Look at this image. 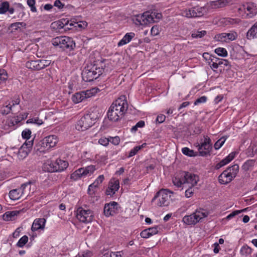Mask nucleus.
I'll list each match as a JSON object with an SVG mask.
<instances>
[{
  "label": "nucleus",
  "instance_id": "obj_1",
  "mask_svg": "<svg viewBox=\"0 0 257 257\" xmlns=\"http://www.w3.org/2000/svg\"><path fill=\"white\" fill-rule=\"evenodd\" d=\"M108 60L106 59L97 60L85 68L82 72V77L85 82H91L96 79L103 73L110 70Z\"/></svg>",
  "mask_w": 257,
  "mask_h": 257
},
{
  "label": "nucleus",
  "instance_id": "obj_2",
  "mask_svg": "<svg viewBox=\"0 0 257 257\" xmlns=\"http://www.w3.org/2000/svg\"><path fill=\"white\" fill-rule=\"evenodd\" d=\"M128 105L126 100L119 98L112 103L107 112V117L112 121L119 120L127 109Z\"/></svg>",
  "mask_w": 257,
  "mask_h": 257
},
{
  "label": "nucleus",
  "instance_id": "obj_3",
  "mask_svg": "<svg viewBox=\"0 0 257 257\" xmlns=\"http://www.w3.org/2000/svg\"><path fill=\"white\" fill-rule=\"evenodd\" d=\"M199 180V176L189 172H184L180 176H177L172 179L173 183L178 188H187L188 186L194 187Z\"/></svg>",
  "mask_w": 257,
  "mask_h": 257
},
{
  "label": "nucleus",
  "instance_id": "obj_4",
  "mask_svg": "<svg viewBox=\"0 0 257 257\" xmlns=\"http://www.w3.org/2000/svg\"><path fill=\"white\" fill-rule=\"evenodd\" d=\"M162 14L156 12L147 11L141 15H138L134 19L137 25L145 26L148 24L158 22L162 18Z\"/></svg>",
  "mask_w": 257,
  "mask_h": 257
},
{
  "label": "nucleus",
  "instance_id": "obj_5",
  "mask_svg": "<svg viewBox=\"0 0 257 257\" xmlns=\"http://www.w3.org/2000/svg\"><path fill=\"white\" fill-rule=\"evenodd\" d=\"M55 47L66 51H72L75 48V43L72 38L67 36H59L54 38L51 41Z\"/></svg>",
  "mask_w": 257,
  "mask_h": 257
},
{
  "label": "nucleus",
  "instance_id": "obj_6",
  "mask_svg": "<svg viewBox=\"0 0 257 257\" xmlns=\"http://www.w3.org/2000/svg\"><path fill=\"white\" fill-rule=\"evenodd\" d=\"M208 213L203 209L200 208L190 215H185L182 219V221L188 225H195L202 219L207 217Z\"/></svg>",
  "mask_w": 257,
  "mask_h": 257
},
{
  "label": "nucleus",
  "instance_id": "obj_7",
  "mask_svg": "<svg viewBox=\"0 0 257 257\" xmlns=\"http://www.w3.org/2000/svg\"><path fill=\"white\" fill-rule=\"evenodd\" d=\"M96 117L93 114H86L83 116L77 122L76 128L79 131H84L95 122Z\"/></svg>",
  "mask_w": 257,
  "mask_h": 257
},
{
  "label": "nucleus",
  "instance_id": "obj_8",
  "mask_svg": "<svg viewBox=\"0 0 257 257\" xmlns=\"http://www.w3.org/2000/svg\"><path fill=\"white\" fill-rule=\"evenodd\" d=\"M169 193H173L171 191L168 189L160 190L152 199V202L156 201L157 205L159 207L168 206L170 202L169 199L170 197L168 195Z\"/></svg>",
  "mask_w": 257,
  "mask_h": 257
},
{
  "label": "nucleus",
  "instance_id": "obj_9",
  "mask_svg": "<svg viewBox=\"0 0 257 257\" xmlns=\"http://www.w3.org/2000/svg\"><path fill=\"white\" fill-rule=\"evenodd\" d=\"M76 217L80 222L87 223L92 221L94 214L90 209L79 207L76 211Z\"/></svg>",
  "mask_w": 257,
  "mask_h": 257
},
{
  "label": "nucleus",
  "instance_id": "obj_10",
  "mask_svg": "<svg viewBox=\"0 0 257 257\" xmlns=\"http://www.w3.org/2000/svg\"><path fill=\"white\" fill-rule=\"evenodd\" d=\"M206 9L204 7H195L182 11L181 14L188 18L201 17L206 13Z\"/></svg>",
  "mask_w": 257,
  "mask_h": 257
},
{
  "label": "nucleus",
  "instance_id": "obj_11",
  "mask_svg": "<svg viewBox=\"0 0 257 257\" xmlns=\"http://www.w3.org/2000/svg\"><path fill=\"white\" fill-rule=\"evenodd\" d=\"M197 147L200 156L205 157L210 155L212 149L211 139L207 136H204L203 140H201V142L200 144H198Z\"/></svg>",
  "mask_w": 257,
  "mask_h": 257
},
{
  "label": "nucleus",
  "instance_id": "obj_12",
  "mask_svg": "<svg viewBox=\"0 0 257 257\" xmlns=\"http://www.w3.org/2000/svg\"><path fill=\"white\" fill-rule=\"evenodd\" d=\"M51 64V61L45 59L32 60L28 61L26 63V67L33 70H40L49 66Z\"/></svg>",
  "mask_w": 257,
  "mask_h": 257
},
{
  "label": "nucleus",
  "instance_id": "obj_13",
  "mask_svg": "<svg viewBox=\"0 0 257 257\" xmlns=\"http://www.w3.org/2000/svg\"><path fill=\"white\" fill-rule=\"evenodd\" d=\"M93 89L87 90L75 93L72 96V100L75 103L81 102L93 95Z\"/></svg>",
  "mask_w": 257,
  "mask_h": 257
},
{
  "label": "nucleus",
  "instance_id": "obj_14",
  "mask_svg": "<svg viewBox=\"0 0 257 257\" xmlns=\"http://www.w3.org/2000/svg\"><path fill=\"white\" fill-rule=\"evenodd\" d=\"M119 188L118 180L111 179L109 182L108 187L106 190L107 195L113 196Z\"/></svg>",
  "mask_w": 257,
  "mask_h": 257
},
{
  "label": "nucleus",
  "instance_id": "obj_15",
  "mask_svg": "<svg viewBox=\"0 0 257 257\" xmlns=\"http://www.w3.org/2000/svg\"><path fill=\"white\" fill-rule=\"evenodd\" d=\"M118 204L115 202H112L105 204L104 207V213L106 216L113 215L116 213Z\"/></svg>",
  "mask_w": 257,
  "mask_h": 257
},
{
  "label": "nucleus",
  "instance_id": "obj_16",
  "mask_svg": "<svg viewBox=\"0 0 257 257\" xmlns=\"http://www.w3.org/2000/svg\"><path fill=\"white\" fill-rule=\"evenodd\" d=\"M104 179L103 175H99L94 181L93 183L90 184L88 188L87 192L90 195L95 194V189L97 188L99 185L102 183Z\"/></svg>",
  "mask_w": 257,
  "mask_h": 257
},
{
  "label": "nucleus",
  "instance_id": "obj_17",
  "mask_svg": "<svg viewBox=\"0 0 257 257\" xmlns=\"http://www.w3.org/2000/svg\"><path fill=\"white\" fill-rule=\"evenodd\" d=\"M245 12H248L247 15H249L250 17H252L257 13V9L254 4L252 3H246L243 4L242 8Z\"/></svg>",
  "mask_w": 257,
  "mask_h": 257
},
{
  "label": "nucleus",
  "instance_id": "obj_18",
  "mask_svg": "<svg viewBox=\"0 0 257 257\" xmlns=\"http://www.w3.org/2000/svg\"><path fill=\"white\" fill-rule=\"evenodd\" d=\"M58 141V138L55 135H50L43 139V143H45V147H47L48 148L55 147Z\"/></svg>",
  "mask_w": 257,
  "mask_h": 257
},
{
  "label": "nucleus",
  "instance_id": "obj_19",
  "mask_svg": "<svg viewBox=\"0 0 257 257\" xmlns=\"http://www.w3.org/2000/svg\"><path fill=\"white\" fill-rule=\"evenodd\" d=\"M225 170L218 177V181L221 184H226L230 183L234 178Z\"/></svg>",
  "mask_w": 257,
  "mask_h": 257
},
{
  "label": "nucleus",
  "instance_id": "obj_20",
  "mask_svg": "<svg viewBox=\"0 0 257 257\" xmlns=\"http://www.w3.org/2000/svg\"><path fill=\"white\" fill-rule=\"evenodd\" d=\"M235 154V152H231L230 153L227 157L215 165V169L218 170L229 163L234 158Z\"/></svg>",
  "mask_w": 257,
  "mask_h": 257
},
{
  "label": "nucleus",
  "instance_id": "obj_21",
  "mask_svg": "<svg viewBox=\"0 0 257 257\" xmlns=\"http://www.w3.org/2000/svg\"><path fill=\"white\" fill-rule=\"evenodd\" d=\"M46 221V220L44 218L35 219L32 226V230L35 231L39 229H43L45 227Z\"/></svg>",
  "mask_w": 257,
  "mask_h": 257
},
{
  "label": "nucleus",
  "instance_id": "obj_22",
  "mask_svg": "<svg viewBox=\"0 0 257 257\" xmlns=\"http://www.w3.org/2000/svg\"><path fill=\"white\" fill-rule=\"evenodd\" d=\"M56 172H61L66 169L68 166V163L64 160L58 159L54 161Z\"/></svg>",
  "mask_w": 257,
  "mask_h": 257
},
{
  "label": "nucleus",
  "instance_id": "obj_23",
  "mask_svg": "<svg viewBox=\"0 0 257 257\" xmlns=\"http://www.w3.org/2000/svg\"><path fill=\"white\" fill-rule=\"evenodd\" d=\"M135 34L133 32L126 33L122 39L118 43L117 46L120 47L128 43L135 37Z\"/></svg>",
  "mask_w": 257,
  "mask_h": 257
},
{
  "label": "nucleus",
  "instance_id": "obj_24",
  "mask_svg": "<svg viewBox=\"0 0 257 257\" xmlns=\"http://www.w3.org/2000/svg\"><path fill=\"white\" fill-rule=\"evenodd\" d=\"M43 169L46 172H56L55 170V166L54 161L50 160H47L43 165Z\"/></svg>",
  "mask_w": 257,
  "mask_h": 257
},
{
  "label": "nucleus",
  "instance_id": "obj_25",
  "mask_svg": "<svg viewBox=\"0 0 257 257\" xmlns=\"http://www.w3.org/2000/svg\"><path fill=\"white\" fill-rule=\"evenodd\" d=\"M246 38L249 40L257 38V22L248 30Z\"/></svg>",
  "mask_w": 257,
  "mask_h": 257
},
{
  "label": "nucleus",
  "instance_id": "obj_26",
  "mask_svg": "<svg viewBox=\"0 0 257 257\" xmlns=\"http://www.w3.org/2000/svg\"><path fill=\"white\" fill-rule=\"evenodd\" d=\"M229 3L228 0H217L210 2V6L212 9H218L225 7Z\"/></svg>",
  "mask_w": 257,
  "mask_h": 257
},
{
  "label": "nucleus",
  "instance_id": "obj_27",
  "mask_svg": "<svg viewBox=\"0 0 257 257\" xmlns=\"http://www.w3.org/2000/svg\"><path fill=\"white\" fill-rule=\"evenodd\" d=\"M16 124V117L14 114L13 116H10L7 119L5 127L6 129L10 128L11 130H15Z\"/></svg>",
  "mask_w": 257,
  "mask_h": 257
},
{
  "label": "nucleus",
  "instance_id": "obj_28",
  "mask_svg": "<svg viewBox=\"0 0 257 257\" xmlns=\"http://www.w3.org/2000/svg\"><path fill=\"white\" fill-rule=\"evenodd\" d=\"M43 139L40 140L35 145L34 147V151L38 154L39 153H45L46 149L48 148L47 147H45V143H43Z\"/></svg>",
  "mask_w": 257,
  "mask_h": 257
},
{
  "label": "nucleus",
  "instance_id": "obj_29",
  "mask_svg": "<svg viewBox=\"0 0 257 257\" xmlns=\"http://www.w3.org/2000/svg\"><path fill=\"white\" fill-rule=\"evenodd\" d=\"M30 152L29 149L25 146H21L17 153V156L20 160H23L26 158Z\"/></svg>",
  "mask_w": 257,
  "mask_h": 257
},
{
  "label": "nucleus",
  "instance_id": "obj_30",
  "mask_svg": "<svg viewBox=\"0 0 257 257\" xmlns=\"http://www.w3.org/2000/svg\"><path fill=\"white\" fill-rule=\"evenodd\" d=\"M86 176L84 168L77 169L71 175V178L76 180L82 177Z\"/></svg>",
  "mask_w": 257,
  "mask_h": 257
},
{
  "label": "nucleus",
  "instance_id": "obj_31",
  "mask_svg": "<svg viewBox=\"0 0 257 257\" xmlns=\"http://www.w3.org/2000/svg\"><path fill=\"white\" fill-rule=\"evenodd\" d=\"M8 37L10 38L15 39L16 37V23L12 24L8 28L7 31Z\"/></svg>",
  "mask_w": 257,
  "mask_h": 257
},
{
  "label": "nucleus",
  "instance_id": "obj_32",
  "mask_svg": "<svg viewBox=\"0 0 257 257\" xmlns=\"http://www.w3.org/2000/svg\"><path fill=\"white\" fill-rule=\"evenodd\" d=\"M227 172L234 178L239 171V166L237 164H234L226 168Z\"/></svg>",
  "mask_w": 257,
  "mask_h": 257
},
{
  "label": "nucleus",
  "instance_id": "obj_33",
  "mask_svg": "<svg viewBox=\"0 0 257 257\" xmlns=\"http://www.w3.org/2000/svg\"><path fill=\"white\" fill-rule=\"evenodd\" d=\"M227 172L234 178L239 171V166L237 164H234L226 168Z\"/></svg>",
  "mask_w": 257,
  "mask_h": 257
},
{
  "label": "nucleus",
  "instance_id": "obj_34",
  "mask_svg": "<svg viewBox=\"0 0 257 257\" xmlns=\"http://www.w3.org/2000/svg\"><path fill=\"white\" fill-rule=\"evenodd\" d=\"M13 107H15V103L12 101V104L9 103V104L6 103L5 105H4L1 109V113L3 114H7L12 111Z\"/></svg>",
  "mask_w": 257,
  "mask_h": 257
},
{
  "label": "nucleus",
  "instance_id": "obj_35",
  "mask_svg": "<svg viewBox=\"0 0 257 257\" xmlns=\"http://www.w3.org/2000/svg\"><path fill=\"white\" fill-rule=\"evenodd\" d=\"M16 215V211H7L3 215V219L5 221L14 220Z\"/></svg>",
  "mask_w": 257,
  "mask_h": 257
},
{
  "label": "nucleus",
  "instance_id": "obj_36",
  "mask_svg": "<svg viewBox=\"0 0 257 257\" xmlns=\"http://www.w3.org/2000/svg\"><path fill=\"white\" fill-rule=\"evenodd\" d=\"M251 252L252 249L246 244L243 245L240 250V254L245 257L250 255L251 253Z\"/></svg>",
  "mask_w": 257,
  "mask_h": 257
},
{
  "label": "nucleus",
  "instance_id": "obj_37",
  "mask_svg": "<svg viewBox=\"0 0 257 257\" xmlns=\"http://www.w3.org/2000/svg\"><path fill=\"white\" fill-rule=\"evenodd\" d=\"M26 123H33L38 126H40L43 124L44 121L42 120V119H40L38 117H34L28 119L26 121Z\"/></svg>",
  "mask_w": 257,
  "mask_h": 257
},
{
  "label": "nucleus",
  "instance_id": "obj_38",
  "mask_svg": "<svg viewBox=\"0 0 257 257\" xmlns=\"http://www.w3.org/2000/svg\"><path fill=\"white\" fill-rule=\"evenodd\" d=\"M216 61H218L219 67H222L223 69H224V66L227 67L228 69L231 67L230 63L227 60L217 58Z\"/></svg>",
  "mask_w": 257,
  "mask_h": 257
},
{
  "label": "nucleus",
  "instance_id": "obj_39",
  "mask_svg": "<svg viewBox=\"0 0 257 257\" xmlns=\"http://www.w3.org/2000/svg\"><path fill=\"white\" fill-rule=\"evenodd\" d=\"M30 183L23 184L20 188L17 189V195L21 194L20 196L17 197V200L21 198L23 195L25 194L26 191L25 189L27 187H28L29 185H30Z\"/></svg>",
  "mask_w": 257,
  "mask_h": 257
},
{
  "label": "nucleus",
  "instance_id": "obj_40",
  "mask_svg": "<svg viewBox=\"0 0 257 257\" xmlns=\"http://www.w3.org/2000/svg\"><path fill=\"white\" fill-rule=\"evenodd\" d=\"M182 152L183 154L189 157H194L197 155V152H194L193 150H190L187 147L182 148Z\"/></svg>",
  "mask_w": 257,
  "mask_h": 257
},
{
  "label": "nucleus",
  "instance_id": "obj_41",
  "mask_svg": "<svg viewBox=\"0 0 257 257\" xmlns=\"http://www.w3.org/2000/svg\"><path fill=\"white\" fill-rule=\"evenodd\" d=\"M226 138H227L226 137L223 136L216 141L214 145V149L215 150H218L220 149L224 144Z\"/></svg>",
  "mask_w": 257,
  "mask_h": 257
},
{
  "label": "nucleus",
  "instance_id": "obj_42",
  "mask_svg": "<svg viewBox=\"0 0 257 257\" xmlns=\"http://www.w3.org/2000/svg\"><path fill=\"white\" fill-rule=\"evenodd\" d=\"M25 8L21 4H17V13H19L17 16L18 18L23 19L25 16L24 12Z\"/></svg>",
  "mask_w": 257,
  "mask_h": 257
},
{
  "label": "nucleus",
  "instance_id": "obj_43",
  "mask_svg": "<svg viewBox=\"0 0 257 257\" xmlns=\"http://www.w3.org/2000/svg\"><path fill=\"white\" fill-rule=\"evenodd\" d=\"M215 53L219 56L226 57L228 55L227 51L224 48L219 47L215 49Z\"/></svg>",
  "mask_w": 257,
  "mask_h": 257
},
{
  "label": "nucleus",
  "instance_id": "obj_44",
  "mask_svg": "<svg viewBox=\"0 0 257 257\" xmlns=\"http://www.w3.org/2000/svg\"><path fill=\"white\" fill-rule=\"evenodd\" d=\"M225 37L227 39V43L233 41L237 38V34L235 32H231L230 33H225Z\"/></svg>",
  "mask_w": 257,
  "mask_h": 257
},
{
  "label": "nucleus",
  "instance_id": "obj_45",
  "mask_svg": "<svg viewBox=\"0 0 257 257\" xmlns=\"http://www.w3.org/2000/svg\"><path fill=\"white\" fill-rule=\"evenodd\" d=\"M9 3L8 2H4L0 4V14H4L9 10Z\"/></svg>",
  "mask_w": 257,
  "mask_h": 257
},
{
  "label": "nucleus",
  "instance_id": "obj_46",
  "mask_svg": "<svg viewBox=\"0 0 257 257\" xmlns=\"http://www.w3.org/2000/svg\"><path fill=\"white\" fill-rule=\"evenodd\" d=\"M225 35V33L218 34L215 36L214 39L216 41L227 43L226 37Z\"/></svg>",
  "mask_w": 257,
  "mask_h": 257
},
{
  "label": "nucleus",
  "instance_id": "obj_47",
  "mask_svg": "<svg viewBox=\"0 0 257 257\" xmlns=\"http://www.w3.org/2000/svg\"><path fill=\"white\" fill-rule=\"evenodd\" d=\"M206 34V32L205 31H194L193 32L191 36L193 38H200L205 36Z\"/></svg>",
  "mask_w": 257,
  "mask_h": 257
},
{
  "label": "nucleus",
  "instance_id": "obj_48",
  "mask_svg": "<svg viewBox=\"0 0 257 257\" xmlns=\"http://www.w3.org/2000/svg\"><path fill=\"white\" fill-rule=\"evenodd\" d=\"M28 241V237L27 235H24L17 242V246L19 247L24 246Z\"/></svg>",
  "mask_w": 257,
  "mask_h": 257
},
{
  "label": "nucleus",
  "instance_id": "obj_49",
  "mask_svg": "<svg viewBox=\"0 0 257 257\" xmlns=\"http://www.w3.org/2000/svg\"><path fill=\"white\" fill-rule=\"evenodd\" d=\"M254 164V161L253 160H249L246 161L242 165L243 169L245 170H248L251 167L253 166Z\"/></svg>",
  "mask_w": 257,
  "mask_h": 257
},
{
  "label": "nucleus",
  "instance_id": "obj_50",
  "mask_svg": "<svg viewBox=\"0 0 257 257\" xmlns=\"http://www.w3.org/2000/svg\"><path fill=\"white\" fill-rule=\"evenodd\" d=\"M216 58H213L211 59V62H209L210 67L213 71H215V69H217L219 67V64H218V61H216Z\"/></svg>",
  "mask_w": 257,
  "mask_h": 257
},
{
  "label": "nucleus",
  "instance_id": "obj_51",
  "mask_svg": "<svg viewBox=\"0 0 257 257\" xmlns=\"http://www.w3.org/2000/svg\"><path fill=\"white\" fill-rule=\"evenodd\" d=\"M27 5L30 8L31 11L32 12H36L37 9L35 7L36 1L35 0H27Z\"/></svg>",
  "mask_w": 257,
  "mask_h": 257
},
{
  "label": "nucleus",
  "instance_id": "obj_52",
  "mask_svg": "<svg viewBox=\"0 0 257 257\" xmlns=\"http://www.w3.org/2000/svg\"><path fill=\"white\" fill-rule=\"evenodd\" d=\"M84 170L85 171V175L87 176L92 174L95 170V167L94 166L90 165L86 168H84Z\"/></svg>",
  "mask_w": 257,
  "mask_h": 257
},
{
  "label": "nucleus",
  "instance_id": "obj_53",
  "mask_svg": "<svg viewBox=\"0 0 257 257\" xmlns=\"http://www.w3.org/2000/svg\"><path fill=\"white\" fill-rule=\"evenodd\" d=\"M193 187L187 186V187L186 188L187 189L186 190L185 193V195L186 197L189 198L193 195L194 193V189H193Z\"/></svg>",
  "mask_w": 257,
  "mask_h": 257
},
{
  "label": "nucleus",
  "instance_id": "obj_54",
  "mask_svg": "<svg viewBox=\"0 0 257 257\" xmlns=\"http://www.w3.org/2000/svg\"><path fill=\"white\" fill-rule=\"evenodd\" d=\"M160 33V30L159 27L157 25H155L153 27H152L151 30V34L153 36H155L158 35Z\"/></svg>",
  "mask_w": 257,
  "mask_h": 257
},
{
  "label": "nucleus",
  "instance_id": "obj_55",
  "mask_svg": "<svg viewBox=\"0 0 257 257\" xmlns=\"http://www.w3.org/2000/svg\"><path fill=\"white\" fill-rule=\"evenodd\" d=\"M31 135V131L29 129H25L22 133V136L23 138L28 140L30 138Z\"/></svg>",
  "mask_w": 257,
  "mask_h": 257
},
{
  "label": "nucleus",
  "instance_id": "obj_56",
  "mask_svg": "<svg viewBox=\"0 0 257 257\" xmlns=\"http://www.w3.org/2000/svg\"><path fill=\"white\" fill-rule=\"evenodd\" d=\"M242 211H243V210H235V211L232 212L229 215H228L226 217L225 219L226 220H230V219H232V218H233L234 217H235V216H236L237 215L240 213Z\"/></svg>",
  "mask_w": 257,
  "mask_h": 257
},
{
  "label": "nucleus",
  "instance_id": "obj_57",
  "mask_svg": "<svg viewBox=\"0 0 257 257\" xmlns=\"http://www.w3.org/2000/svg\"><path fill=\"white\" fill-rule=\"evenodd\" d=\"M109 138L102 137L99 139L98 143L103 146H107L109 144Z\"/></svg>",
  "mask_w": 257,
  "mask_h": 257
},
{
  "label": "nucleus",
  "instance_id": "obj_58",
  "mask_svg": "<svg viewBox=\"0 0 257 257\" xmlns=\"http://www.w3.org/2000/svg\"><path fill=\"white\" fill-rule=\"evenodd\" d=\"M83 26L81 24H79L78 23H75L74 24H73L72 22L69 23L67 21V23H65L66 25H69L70 26H74L75 28L79 27V28H84L86 26L87 23L86 22H82Z\"/></svg>",
  "mask_w": 257,
  "mask_h": 257
},
{
  "label": "nucleus",
  "instance_id": "obj_59",
  "mask_svg": "<svg viewBox=\"0 0 257 257\" xmlns=\"http://www.w3.org/2000/svg\"><path fill=\"white\" fill-rule=\"evenodd\" d=\"M207 99V98L206 96H202L197 98L194 101V104L195 105H197L199 104V103H205Z\"/></svg>",
  "mask_w": 257,
  "mask_h": 257
},
{
  "label": "nucleus",
  "instance_id": "obj_60",
  "mask_svg": "<svg viewBox=\"0 0 257 257\" xmlns=\"http://www.w3.org/2000/svg\"><path fill=\"white\" fill-rule=\"evenodd\" d=\"M141 149V147L136 146V147H134L133 149H132L130 151L128 157H132L135 156L136 154H137L139 150H140Z\"/></svg>",
  "mask_w": 257,
  "mask_h": 257
},
{
  "label": "nucleus",
  "instance_id": "obj_61",
  "mask_svg": "<svg viewBox=\"0 0 257 257\" xmlns=\"http://www.w3.org/2000/svg\"><path fill=\"white\" fill-rule=\"evenodd\" d=\"M109 142H111L114 145H118L120 143V138L118 136L114 137H109Z\"/></svg>",
  "mask_w": 257,
  "mask_h": 257
},
{
  "label": "nucleus",
  "instance_id": "obj_62",
  "mask_svg": "<svg viewBox=\"0 0 257 257\" xmlns=\"http://www.w3.org/2000/svg\"><path fill=\"white\" fill-rule=\"evenodd\" d=\"M7 78V74L6 71L4 70H0V83L2 81L6 80Z\"/></svg>",
  "mask_w": 257,
  "mask_h": 257
},
{
  "label": "nucleus",
  "instance_id": "obj_63",
  "mask_svg": "<svg viewBox=\"0 0 257 257\" xmlns=\"http://www.w3.org/2000/svg\"><path fill=\"white\" fill-rule=\"evenodd\" d=\"M9 196L11 200L15 201L16 200V189H13L9 192Z\"/></svg>",
  "mask_w": 257,
  "mask_h": 257
},
{
  "label": "nucleus",
  "instance_id": "obj_64",
  "mask_svg": "<svg viewBox=\"0 0 257 257\" xmlns=\"http://www.w3.org/2000/svg\"><path fill=\"white\" fill-rule=\"evenodd\" d=\"M140 235L142 238H148L150 237L151 236L150 233L148 231L147 229H144L143 230L141 233Z\"/></svg>",
  "mask_w": 257,
  "mask_h": 257
}]
</instances>
